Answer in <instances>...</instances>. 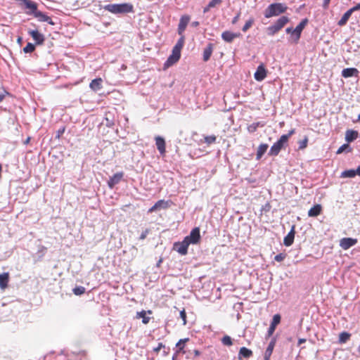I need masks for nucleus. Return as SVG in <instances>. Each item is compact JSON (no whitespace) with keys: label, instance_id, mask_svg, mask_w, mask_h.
<instances>
[{"label":"nucleus","instance_id":"1","mask_svg":"<svg viewBox=\"0 0 360 360\" xmlns=\"http://www.w3.org/2000/svg\"><path fill=\"white\" fill-rule=\"evenodd\" d=\"M103 8L113 14H124L134 11V6L129 3L110 4L103 6Z\"/></svg>","mask_w":360,"mask_h":360},{"label":"nucleus","instance_id":"2","mask_svg":"<svg viewBox=\"0 0 360 360\" xmlns=\"http://www.w3.org/2000/svg\"><path fill=\"white\" fill-rule=\"evenodd\" d=\"M295 132V129H292L289 131L288 134L282 135L280 139L274 143V145L271 147L270 150L269 152V155L270 156H276L278 155L280 151L283 148H284L285 145L287 144L289 138L294 134Z\"/></svg>","mask_w":360,"mask_h":360},{"label":"nucleus","instance_id":"3","mask_svg":"<svg viewBox=\"0 0 360 360\" xmlns=\"http://www.w3.org/2000/svg\"><path fill=\"white\" fill-rule=\"evenodd\" d=\"M288 9V6L282 3H274L270 4L264 11V15L266 18H270L273 16L279 15L285 13Z\"/></svg>","mask_w":360,"mask_h":360},{"label":"nucleus","instance_id":"4","mask_svg":"<svg viewBox=\"0 0 360 360\" xmlns=\"http://www.w3.org/2000/svg\"><path fill=\"white\" fill-rule=\"evenodd\" d=\"M21 2V5H23L26 9L28 11H26L27 15H33L34 16L37 13V4L31 0H18Z\"/></svg>","mask_w":360,"mask_h":360},{"label":"nucleus","instance_id":"5","mask_svg":"<svg viewBox=\"0 0 360 360\" xmlns=\"http://www.w3.org/2000/svg\"><path fill=\"white\" fill-rule=\"evenodd\" d=\"M190 244H197L200 240V229H193L190 234L184 238Z\"/></svg>","mask_w":360,"mask_h":360},{"label":"nucleus","instance_id":"6","mask_svg":"<svg viewBox=\"0 0 360 360\" xmlns=\"http://www.w3.org/2000/svg\"><path fill=\"white\" fill-rule=\"evenodd\" d=\"M180 57L181 50L177 48L173 47L172 54L169 56L165 65L167 66L172 65L179 60Z\"/></svg>","mask_w":360,"mask_h":360},{"label":"nucleus","instance_id":"7","mask_svg":"<svg viewBox=\"0 0 360 360\" xmlns=\"http://www.w3.org/2000/svg\"><path fill=\"white\" fill-rule=\"evenodd\" d=\"M307 23H308V20L307 18H304L293 30L292 37H294V40L295 42H297L298 40L300 39L301 33Z\"/></svg>","mask_w":360,"mask_h":360},{"label":"nucleus","instance_id":"8","mask_svg":"<svg viewBox=\"0 0 360 360\" xmlns=\"http://www.w3.org/2000/svg\"><path fill=\"white\" fill-rule=\"evenodd\" d=\"M190 243L184 238L182 242L175 243L174 250L181 255H186L188 253V248Z\"/></svg>","mask_w":360,"mask_h":360},{"label":"nucleus","instance_id":"9","mask_svg":"<svg viewBox=\"0 0 360 360\" xmlns=\"http://www.w3.org/2000/svg\"><path fill=\"white\" fill-rule=\"evenodd\" d=\"M358 240L352 238H343L340 241V246L343 250H348L357 243Z\"/></svg>","mask_w":360,"mask_h":360},{"label":"nucleus","instance_id":"10","mask_svg":"<svg viewBox=\"0 0 360 360\" xmlns=\"http://www.w3.org/2000/svg\"><path fill=\"white\" fill-rule=\"evenodd\" d=\"M266 77V70L263 64H260L254 74L255 79L258 82L263 81Z\"/></svg>","mask_w":360,"mask_h":360},{"label":"nucleus","instance_id":"11","mask_svg":"<svg viewBox=\"0 0 360 360\" xmlns=\"http://www.w3.org/2000/svg\"><path fill=\"white\" fill-rule=\"evenodd\" d=\"M190 21L189 15H182L180 18L179 23L178 25V34L179 35H184L183 33L185 31L188 22Z\"/></svg>","mask_w":360,"mask_h":360},{"label":"nucleus","instance_id":"12","mask_svg":"<svg viewBox=\"0 0 360 360\" xmlns=\"http://www.w3.org/2000/svg\"><path fill=\"white\" fill-rule=\"evenodd\" d=\"M123 176V172H117L115 174L112 176L110 177L109 180L108 181V185L109 188L111 189L113 188L115 185L118 184L120 182Z\"/></svg>","mask_w":360,"mask_h":360},{"label":"nucleus","instance_id":"13","mask_svg":"<svg viewBox=\"0 0 360 360\" xmlns=\"http://www.w3.org/2000/svg\"><path fill=\"white\" fill-rule=\"evenodd\" d=\"M28 34L32 37L37 44H42L45 40L44 36L38 30H29Z\"/></svg>","mask_w":360,"mask_h":360},{"label":"nucleus","instance_id":"14","mask_svg":"<svg viewBox=\"0 0 360 360\" xmlns=\"http://www.w3.org/2000/svg\"><path fill=\"white\" fill-rule=\"evenodd\" d=\"M281 321V316L279 314H275L273 316L272 321L271 322L270 326L268 329L267 335L269 337L271 336L275 331L276 326Z\"/></svg>","mask_w":360,"mask_h":360},{"label":"nucleus","instance_id":"15","mask_svg":"<svg viewBox=\"0 0 360 360\" xmlns=\"http://www.w3.org/2000/svg\"><path fill=\"white\" fill-rule=\"evenodd\" d=\"M240 36V33H234L230 31H225L221 34L222 39L228 43L232 42L234 39L239 37Z\"/></svg>","mask_w":360,"mask_h":360},{"label":"nucleus","instance_id":"16","mask_svg":"<svg viewBox=\"0 0 360 360\" xmlns=\"http://www.w3.org/2000/svg\"><path fill=\"white\" fill-rule=\"evenodd\" d=\"M295 226L294 225L292 226L290 231H289L288 235L284 238L283 244L287 247L290 246L293 243L295 234Z\"/></svg>","mask_w":360,"mask_h":360},{"label":"nucleus","instance_id":"17","mask_svg":"<svg viewBox=\"0 0 360 360\" xmlns=\"http://www.w3.org/2000/svg\"><path fill=\"white\" fill-rule=\"evenodd\" d=\"M155 145L157 146V148H158L159 153L161 155H164L166 152L165 139L162 136H157L155 138Z\"/></svg>","mask_w":360,"mask_h":360},{"label":"nucleus","instance_id":"18","mask_svg":"<svg viewBox=\"0 0 360 360\" xmlns=\"http://www.w3.org/2000/svg\"><path fill=\"white\" fill-rule=\"evenodd\" d=\"M359 70L354 68H345L342 71V76L345 78L351 77L353 76H357Z\"/></svg>","mask_w":360,"mask_h":360},{"label":"nucleus","instance_id":"19","mask_svg":"<svg viewBox=\"0 0 360 360\" xmlns=\"http://www.w3.org/2000/svg\"><path fill=\"white\" fill-rule=\"evenodd\" d=\"M34 17L37 18L39 22H46L52 25L55 24L49 16L41 11H38Z\"/></svg>","mask_w":360,"mask_h":360},{"label":"nucleus","instance_id":"20","mask_svg":"<svg viewBox=\"0 0 360 360\" xmlns=\"http://www.w3.org/2000/svg\"><path fill=\"white\" fill-rule=\"evenodd\" d=\"M102 83L103 80L101 78H96L91 82L89 87L93 91H98L102 89Z\"/></svg>","mask_w":360,"mask_h":360},{"label":"nucleus","instance_id":"21","mask_svg":"<svg viewBox=\"0 0 360 360\" xmlns=\"http://www.w3.org/2000/svg\"><path fill=\"white\" fill-rule=\"evenodd\" d=\"M358 138V132L354 130L349 129L345 134V140L348 142H352Z\"/></svg>","mask_w":360,"mask_h":360},{"label":"nucleus","instance_id":"22","mask_svg":"<svg viewBox=\"0 0 360 360\" xmlns=\"http://www.w3.org/2000/svg\"><path fill=\"white\" fill-rule=\"evenodd\" d=\"M212 51H213V44L211 43H209L203 51V60L204 61H207L210 58Z\"/></svg>","mask_w":360,"mask_h":360},{"label":"nucleus","instance_id":"23","mask_svg":"<svg viewBox=\"0 0 360 360\" xmlns=\"http://www.w3.org/2000/svg\"><path fill=\"white\" fill-rule=\"evenodd\" d=\"M269 146L266 143H262L259 146L256 154V159L257 160L262 158V155L266 152Z\"/></svg>","mask_w":360,"mask_h":360},{"label":"nucleus","instance_id":"24","mask_svg":"<svg viewBox=\"0 0 360 360\" xmlns=\"http://www.w3.org/2000/svg\"><path fill=\"white\" fill-rule=\"evenodd\" d=\"M353 13L352 11L350 9H349L347 11H346L343 15L342 16V18H340V20L338 21V25L339 26H344L347 24L349 18H350L351 15Z\"/></svg>","mask_w":360,"mask_h":360},{"label":"nucleus","instance_id":"25","mask_svg":"<svg viewBox=\"0 0 360 360\" xmlns=\"http://www.w3.org/2000/svg\"><path fill=\"white\" fill-rule=\"evenodd\" d=\"M289 21V19L286 16H281L279 18L274 24L275 26L281 30Z\"/></svg>","mask_w":360,"mask_h":360},{"label":"nucleus","instance_id":"26","mask_svg":"<svg viewBox=\"0 0 360 360\" xmlns=\"http://www.w3.org/2000/svg\"><path fill=\"white\" fill-rule=\"evenodd\" d=\"M321 205L319 204L315 205L308 212L309 217H317L321 212Z\"/></svg>","mask_w":360,"mask_h":360},{"label":"nucleus","instance_id":"27","mask_svg":"<svg viewBox=\"0 0 360 360\" xmlns=\"http://www.w3.org/2000/svg\"><path fill=\"white\" fill-rule=\"evenodd\" d=\"M252 355V352L250 349H249L245 347H243L240 349L239 354H238V359L240 360H241L242 357L249 358Z\"/></svg>","mask_w":360,"mask_h":360},{"label":"nucleus","instance_id":"28","mask_svg":"<svg viewBox=\"0 0 360 360\" xmlns=\"http://www.w3.org/2000/svg\"><path fill=\"white\" fill-rule=\"evenodd\" d=\"M9 280L8 273H3L0 274V288L4 289L7 287Z\"/></svg>","mask_w":360,"mask_h":360},{"label":"nucleus","instance_id":"29","mask_svg":"<svg viewBox=\"0 0 360 360\" xmlns=\"http://www.w3.org/2000/svg\"><path fill=\"white\" fill-rule=\"evenodd\" d=\"M356 175V169H348L343 171L340 174V178H354Z\"/></svg>","mask_w":360,"mask_h":360},{"label":"nucleus","instance_id":"30","mask_svg":"<svg viewBox=\"0 0 360 360\" xmlns=\"http://www.w3.org/2000/svg\"><path fill=\"white\" fill-rule=\"evenodd\" d=\"M274 341H271L266 351H265V354H264V360H269V357L271 356V354H272V352H273V349H274Z\"/></svg>","mask_w":360,"mask_h":360},{"label":"nucleus","instance_id":"31","mask_svg":"<svg viewBox=\"0 0 360 360\" xmlns=\"http://www.w3.org/2000/svg\"><path fill=\"white\" fill-rule=\"evenodd\" d=\"M158 210L167 209L170 205V202L165 200H160L155 203Z\"/></svg>","mask_w":360,"mask_h":360},{"label":"nucleus","instance_id":"32","mask_svg":"<svg viewBox=\"0 0 360 360\" xmlns=\"http://www.w3.org/2000/svg\"><path fill=\"white\" fill-rule=\"evenodd\" d=\"M351 335L347 332H342L339 335V342L345 343L350 338Z\"/></svg>","mask_w":360,"mask_h":360},{"label":"nucleus","instance_id":"33","mask_svg":"<svg viewBox=\"0 0 360 360\" xmlns=\"http://www.w3.org/2000/svg\"><path fill=\"white\" fill-rule=\"evenodd\" d=\"M187 341H188V338L181 339L179 340V342L176 344V347L178 348L176 353L180 352L183 350L184 347V344Z\"/></svg>","mask_w":360,"mask_h":360},{"label":"nucleus","instance_id":"34","mask_svg":"<svg viewBox=\"0 0 360 360\" xmlns=\"http://www.w3.org/2000/svg\"><path fill=\"white\" fill-rule=\"evenodd\" d=\"M137 316L139 318H142V322L144 324H146L149 322L150 318L146 316V312L145 311H141L137 313Z\"/></svg>","mask_w":360,"mask_h":360},{"label":"nucleus","instance_id":"35","mask_svg":"<svg viewBox=\"0 0 360 360\" xmlns=\"http://www.w3.org/2000/svg\"><path fill=\"white\" fill-rule=\"evenodd\" d=\"M72 292L75 295H81L85 292V288L83 286H76L72 289Z\"/></svg>","mask_w":360,"mask_h":360},{"label":"nucleus","instance_id":"36","mask_svg":"<svg viewBox=\"0 0 360 360\" xmlns=\"http://www.w3.org/2000/svg\"><path fill=\"white\" fill-rule=\"evenodd\" d=\"M221 342L226 346H231L233 345L232 339L229 335H224L221 339Z\"/></svg>","mask_w":360,"mask_h":360},{"label":"nucleus","instance_id":"37","mask_svg":"<svg viewBox=\"0 0 360 360\" xmlns=\"http://www.w3.org/2000/svg\"><path fill=\"white\" fill-rule=\"evenodd\" d=\"M35 50V45L32 43H27V44L23 48V51L26 53H32Z\"/></svg>","mask_w":360,"mask_h":360},{"label":"nucleus","instance_id":"38","mask_svg":"<svg viewBox=\"0 0 360 360\" xmlns=\"http://www.w3.org/2000/svg\"><path fill=\"white\" fill-rule=\"evenodd\" d=\"M278 31H279L278 29L275 26L274 24H273L272 25L269 26L267 28V34H268V35H270V36L274 35Z\"/></svg>","mask_w":360,"mask_h":360},{"label":"nucleus","instance_id":"39","mask_svg":"<svg viewBox=\"0 0 360 360\" xmlns=\"http://www.w3.org/2000/svg\"><path fill=\"white\" fill-rule=\"evenodd\" d=\"M180 36H181V37L179 39V40L177 41L176 44H175V46L174 47L181 50V49L184 44L185 37L184 35H180Z\"/></svg>","mask_w":360,"mask_h":360},{"label":"nucleus","instance_id":"40","mask_svg":"<svg viewBox=\"0 0 360 360\" xmlns=\"http://www.w3.org/2000/svg\"><path fill=\"white\" fill-rule=\"evenodd\" d=\"M217 137L214 135L205 136V142L210 145L216 141Z\"/></svg>","mask_w":360,"mask_h":360},{"label":"nucleus","instance_id":"41","mask_svg":"<svg viewBox=\"0 0 360 360\" xmlns=\"http://www.w3.org/2000/svg\"><path fill=\"white\" fill-rule=\"evenodd\" d=\"M254 22V20L252 18H250V20H248L245 24L244 25V26L242 28V30L245 32L246 31H248V30L250 29V27H251V26L252 25Z\"/></svg>","mask_w":360,"mask_h":360},{"label":"nucleus","instance_id":"42","mask_svg":"<svg viewBox=\"0 0 360 360\" xmlns=\"http://www.w3.org/2000/svg\"><path fill=\"white\" fill-rule=\"evenodd\" d=\"M308 143V138L305 137L302 141L299 142V148L304 149L307 147Z\"/></svg>","mask_w":360,"mask_h":360},{"label":"nucleus","instance_id":"43","mask_svg":"<svg viewBox=\"0 0 360 360\" xmlns=\"http://www.w3.org/2000/svg\"><path fill=\"white\" fill-rule=\"evenodd\" d=\"M222 2V0H211L208 5L209 7L214 8L217 5H219Z\"/></svg>","mask_w":360,"mask_h":360},{"label":"nucleus","instance_id":"44","mask_svg":"<svg viewBox=\"0 0 360 360\" xmlns=\"http://www.w3.org/2000/svg\"><path fill=\"white\" fill-rule=\"evenodd\" d=\"M285 258V255L283 254V253H280L275 256L274 259L276 262H281L283 261Z\"/></svg>","mask_w":360,"mask_h":360},{"label":"nucleus","instance_id":"45","mask_svg":"<svg viewBox=\"0 0 360 360\" xmlns=\"http://www.w3.org/2000/svg\"><path fill=\"white\" fill-rule=\"evenodd\" d=\"M349 148V144L347 143H345L343 145H342L339 148L338 150H337V154H340L342 153H343L347 148Z\"/></svg>","mask_w":360,"mask_h":360},{"label":"nucleus","instance_id":"46","mask_svg":"<svg viewBox=\"0 0 360 360\" xmlns=\"http://www.w3.org/2000/svg\"><path fill=\"white\" fill-rule=\"evenodd\" d=\"M180 317L183 321V324H186V314L184 309L180 311Z\"/></svg>","mask_w":360,"mask_h":360},{"label":"nucleus","instance_id":"47","mask_svg":"<svg viewBox=\"0 0 360 360\" xmlns=\"http://www.w3.org/2000/svg\"><path fill=\"white\" fill-rule=\"evenodd\" d=\"M8 93L6 91L0 94V103L5 99Z\"/></svg>","mask_w":360,"mask_h":360},{"label":"nucleus","instance_id":"48","mask_svg":"<svg viewBox=\"0 0 360 360\" xmlns=\"http://www.w3.org/2000/svg\"><path fill=\"white\" fill-rule=\"evenodd\" d=\"M240 13H238L233 19H232V24L235 25L237 23V22L239 20V18H240Z\"/></svg>","mask_w":360,"mask_h":360},{"label":"nucleus","instance_id":"49","mask_svg":"<svg viewBox=\"0 0 360 360\" xmlns=\"http://www.w3.org/2000/svg\"><path fill=\"white\" fill-rule=\"evenodd\" d=\"M158 210L156 205L155 204L154 205H153L148 211V213H152V212H154L155 211Z\"/></svg>","mask_w":360,"mask_h":360},{"label":"nucleus","instance_id":"50","mask_svg":"<svg viewBox=\"0 0 360 360\" xmlns=\"http://www.w3.org/2000/svg\"><path fill=\"white\" fill-rule=\"evenodd\" d=\"M351 10L352 11L353 13L354 11H359L360 10V2L359 4H357L356 6L351 8Z\"/></svg>","mask_w":360,"mask_h":360},{"label":"nucleus","instance_id":"51","mask_svg":"<svg viewBox=\"0 0 360 360\" xmlns=\"http://www.w3.org/2000/svg\"><path fill=\"white\" fill-rule=\"evenodd\" d=\"M148 230H146L145 231H143V232L141 234V236H140V239H141V240H143V239H145V238H146V236H147V234H148Z\"/></svg>","mask_w":360,"mask_h":360},{"label":"nucleus","instance_id":"52","mask_svg":"<svg viewBox=\"0 0 360 360\" xmlns=\"http://www.w3.org/2000/svg\"><path fill=\"white\" fill-rule=\"evenodd\" d=\"M330 0H323V7L326 9L328 7Z\"/></svg>","mask_w":360,"mask_h":360},{"label":"nucleus","instance_id":"53","mask_svg":"<svg viewBox=\"0 0 360 360\" xmlns=\"http://www.w3.org/2000/svg\"><path fill=\"white\" fill-rule=\"evenodd\" d=\"M164 347L165 346L163 345V344L162 342H160L158 344V346L156 348L154 349V351L155 352H159L161 349V348H162Z\"/></svg>","mask_w":360,"mask_h":360},{"label":"nucleus","instance_id":"54","mask_svg":"<svg viewBox=\"0 0 360 360\" xmlns=\"http://www.w3.org/2000/svg\"><path fill=\"white\" fill-rule=\"evenodd\" d=\"M292 31H293V29L292 27H288L286 30H285V32L286 33L288 34H292Z\"/></svg>","mask_w":360,"mask_h":360},{"label":"nucleus","instance_id":"55","mask_svg":"<svg viewBox=\"0 0 360 360\" xmlns=\"http://www.w3.org/2000/svg\"><path fill=\"white\" fill-rule=\"evenodd\" d=\"M210 8H212L209 7V5L207 4V6L204 8L203 13H207L210 11Z\"/></svg>","mask_w":360,"mask_h":360},{"label":"nucleus","instance_id":"56","mask_svg":"<svg viewBox=\"0 0 360 360\" xmlns=\"http://www.w3.org/2000/svg\"><path fill=\"white\" fill-rule=\"evenodd\" d=\"M64 131H65V129H59V130L58 131V135H57V136H58V137H60V135H62V134H63Z\"/></svg>","mask_w":360,"mask_h":360},{"label":"nucleus","instance_id":"57","mask_svg":"<svg viewBox=\"0 0 360 360\" xmlns=\"http://www.w3.org/2000/svg\"><path fill=\"white\" fill-rule=\"evenodd\" d=\"M306 342V339L304 338H300L298 340V345H300L301 344L304 343Z\"/></svg>","mask_w":360,"mask_h":360},{"label":"nucleus","instance_id":"58","mask_svg":"<svg viewBox=\"0 0 360 360\" xmlns=\"http://www.w3.org/2000/svg\"><path fill=\"white\" fill-rule=\"evenodd\" d=\"M191 25L194 27H196L199 25V22L198 21H193L192 23H191Z\"/></svg>","mask_w":360,"mask_h":360},{"label":"nucleus","instance_id":"59","mask_svg":"<svg viewBox=\"0 0 360 360\" xmlns=\"http://www.w3.org/2000/svg\"><path fill=\"white\" fill-rule=\"evenodd\" d=\"M356 175L360 176V165L356 169Z\"/></svg>","mask_w":360,"mask_h":360},{"label":"nucleus","instance_id":"60","mask_svg":"<svg viewBox=\"0 0 360 360\" xmlns=\"http://www.w3.org/2000/svg\"><path fill=\"white\" fill-rule=\"evenodd\" d=\"M30 137H28V138L26 139V141H25V144H27V143H29V141H30Z\"/></svg>","mask_w":360,"mask_h":360},{"label":"nucleus","instance_id":"61","mask_svg":"<svg viewBox=\"0 0 360 360\" xmlns=\"http://www.w3.org/2000/svg\"><path fill=\"white\" fill-rule=\"evenodd\" d=\"M195 355H199V354H200L199 351H198V350H195Z\"/></svg>","mask_w":360,"mask_h":360},{"label":"nucleus","instance_id":"62","mask_svg":"<svg viewBox=\"0 0 360 360\" xmlns=\"http://www.w3.org/2000/svg\"><path fill=\"white\" fill-rule=\"evenodd\" d=\"M21 41H22V38H21V37H18V43H20V42H21Z\"/></svg>","mask_w":360,"mask_h":360},{"label":"nucleus","instance_id":"63","mask_svg":"<svg viewBox=\"0 0 360 360\" xmlns=\"http://www.w3.org/2000/svg\"><path fill=\"white\" fill-rule=\"evenodd\" d=\"M176 354H177V353L176 352V354L172 356V360H175V358H176Z\"/></svg>","mask_w":360,"mask_h":360},{"label":"nucleus","instance_id":"64","mask_svg":"<svg viewBox=\"0 0 360 360\" xmlns=\"http://www.w3.org/2000/svg\"><path fill=\"white\" fill-rule=\"evenodd\" d=\"M358 351L360 352V344L359 346L358 347Z\"/></svg>","mask_w":360,"mask_h":360}]
</instances>
